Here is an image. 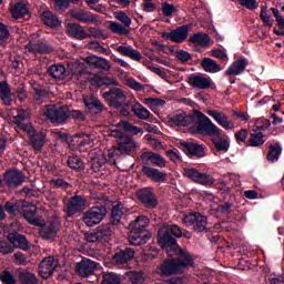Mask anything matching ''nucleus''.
Wrapping results in <instances>:
<instances>
[{"label":"nucleus","mask_w":284,"mask_h":284,"mask_svg":"<svg viewBox=\"0 0 284 284\" xmlns=\"http://www.w3.org/2000/svg\"><path fill=\"white\" fill-rule=\"evenodd\" d=\"M115 128L111 130L110 136L115 139L118 146H115V152H120V154H132L134 150H136V142L132 139L131 135L128 134H139L143 132V129L133 125L129 121L122 120L115 124Z\"/></svg>","instance_id":"1"},{"label":"nucleus","mask_w":284,"mask_h":284,"mask_svg":"<svg viewBox=\"0 0 284 284\" xmlns=\"http://www.w3.org/2000/svg\"><path fill=\"white\" fill-rule=\"evenodd\" d=\"M140 159L143 162L141 172L146 179H150L153 183H165L168 181V172L156 169L168 168V161L163 155L152 151H145L140 155ZM150 163L155 168L150 166Z\"/></svg>","instance_id":"2"},{"label":"nucleus","mask_w":284,"mask_h":284,"mask_svg":"<svg viewBox=\"0 0 284 284\" xmlns=\"http://www.w3.org/2000/svg\"><path fill=\"white\" fill-rule=\"evenodd\" d=\"M181 226L176 224H164L158 231V245L165 250L166 255L172 257L174 254L187 252L183 250L176 242V239H182Z\"/></svg>","instance_id":"3"},{"label":"nucleus","mask_w":284,"mask_h":284,"mask_svg":"<svg viewBox=\"0 0 284 284\" xmlns=\"http://www.w3.org/2000/svg\"><path fill=\"white\" fill-rule=\"evenodd\" d=\"M194 267V257L189 251L182 253H175L172 257L164 260L158 266V273L161 276H176L183 274L185 270Z\"/></svg>","instance_id":"4"},{"label":"nucleus","mask_w":284,"mask_h":284,"mask_svg":"<svg viewBox=\"0 0 284 284\" xmlns=\"http://www.w3.org/2000/svg\"><path fill=\"white\" fill-rule=\"evenodd\" d=\"M197 121L196 132L199 134H206L207 136H221V129L216 124L212 123V120L207 118L203 112L193 110V123Z\"/></svg>","instance_id":"5"},{"label":"nucleus","mask_w":284,"mask_h":284,"mask_svg":"<svg viewBox=\"0 0 284 284\" xmlns=\"http://www.w3.org/2000/svg\"><path fill=\"white\" fill-rule=\"evenodd\" d=\"M141 217L135 219L129 225L130 234H129V243L134 247H139L141 245H145L148 241H150L151 236L145 232V227L139 224Z\"/></svg>","instance_id":"6"},{"label":"nucleus","mask_w":284,"mask_h":284,"mask_svg":"<svg viewBox=\"0 0 284 284\" xmlns=\"http://www.w3.org/2000/svg\"><path fill=\"white\" fill-rule=\"evenodd\" d=\"M105 216H108V207H105V204L94 205L82 214V222L87 227H94V225H99Z\"/></svg>","instance_id":"7"},{"label":"nucleus","mask_w":284,"mask_h":284,"mask_svg":"<svg viewBox=\"0 0 284 284\" xmlns=\"http://www.w3.org/2000/svg\"><path fill=\"white\" fill-rule=\"evenodd\" d=\"M183 172L186 179H190L193 183L204 185L205 187H212L216 181L212 174L202 172L196 168H184Z\"/></svg>","instance_id":"8"},{"label":"nucleus","mask_w":284,"mask_h":284,"mask_svg":"<svg viewBox=\"0 0 284 284\" xmlns=\"http://www.w3.org/2000/svg\"><path fill=\"white\" fill-rule=\"evenodd\" d=\"M87 243H110L112 239V224H104L93 232H87L84 234Z\"/></svg>","instance_id":"9"},{"label":"nucleus","mask_w":284,"mask_h":284,"mask_svg":"<svg viewBox=\"0 0 284 284\" xmlns=\"http://www.w3.org/2000/svg\"><path fill=\"white\" fill-rule=\"evenodd\" d=\"M102 97L108 105L114 110H119L122 108V103L128 101V95H125L123 89L116 87H113L109 89V91L103 92Z\"/></svg>","instance_id":"10"},{"label":"nucleus","mask_w":284,"mask_h":284,"mask_svg":"<svg viewBox=\"0 0 284 284\" xmlns=\"http://www.w3.org/2000/svg\"><path fill=\"white\" fill-rule=\"evenodd\" d=\"M178 148L189 156V159H204L205 156V146L196 142H189L181 140L178 144Z\"/></svg>","instance_id":"11"},{"label":"nucleus","mask_w":284,"mask_h":284,"mask_svg":"<svg viewBox=\"0 0 284 284\" xmlns=\"http://www.w3.org/2000/svg\"><path fill=\"white\" fill-rule=\"evenodd\" d=\"M183 223L187 226L192 225L194 232H210L207 229V216L199 212L189 213L183 217Z\"/></svg>","instance_id":"12"},{"label":"nucleus","mask_w":284,"mask_h":284,"mask_svg":"<svg viewBox=\"0 0 284 284\" xmlns=\"http://www.w3.org/2000/svg\"><path fill=\"white\" fill-rule=\"evenodd\" d=\"M136 196L146 210H156L159 207V197L152 187H143L136 192Z\"/></svg>","instance_id":"13"},{"label":"nucleus","mask_w":284,"mask_h":284,"mask_svg":"<svg viewBox=\"0 0 284 284\" xmlns=\"http://www.w3.org/2000/svg\"><path fill=\"white\" fill-rule=\"evenodd\" d=\"M85 205H88V200L84 196L74 195L65 204L64 212L69 217L77 216L85 210Z\"/></svg>","instance_id":"14"},{"label":"nucleus","mask_w":284,"mask_h":284,"mask_svg":"<svg viewBox=\"0 0 284 284\" xmlns=\"http://www.w3.org/2000/svg\"><path fill=\"white\" fill-rule=\"evenodd\" d=\"M7 241L11 243L13 251L21 250L22 252H28L32 247L28 237L17 231H13L7 235Z\"/></svg>","instance_id":"15"},{"label":"nucleus","mask_w":284,"mask_h":284,"mask_svg":"<svg viewBox=\"0 0 284 284\" xmlns=\"http://www.w3.org/2000/svg\"><path fill=\"white\" fill-rule=\"evenodd\" d=\"M47 119H49L51 123H65L68 121V106L50 105L47 109Z\"/></svg>","instance_id":"16"},{"label":"nucleus","mask_w":284,"mask_h":284,"mask_svg":"<svg viewBox=\"0 0 284 284\" xmlns=\"http://www.w3.org/2000/svg\"><path fill=\"white\" fill-rule=\"evenodd\" d=\"M26 50L31 54H50V52H53L54 48H52L45 39H39L30 40L26 45Z\"/></svg>","instance_id":"17"},{"label":"nucleus","mask_w":284,"mask_h":284,"mask_svg":"<svg viewBox=\"0 0 284 284\" xmlns=\"http://www.w3.org/2000/svg\"><path fill=\"white\" fill-rule=\"evenodd\" d=\"M236 207V195H223L221 197V203L216 207V212L226 216V219H232V212Z\"/></svg>","instance_id":"18"},{"label":"nucleus","mask_w":284,"mask_h":284,"mask_svg":"<svg viewBox=\"0 0 284 284\" xmlns=\"http://www.w3.org/2000/svg\"><path fill=\"white\" fill-rule=\"evenodd\" d=\"M3 179L7 187L14 189L23 184L26 175H23V172L19 169H10L6 171Z\"/></svg>","instance_id":"19"},{"label":"nucleus","mask_w":284,"mask_h":284,"mask_svg":"<svg viewBox=\"0 0 284 284\" xmlns=\"http://www.w3.org/2000/svg\"><path fill=\"white\" fill-rule=\"evenodd\" d=\"M169 123L176 128H187L194 123V113L187 115L184 111H176L173 115L169 116Z\"/></svg>","instance_id":"20"},{"label":"nucleus","mask_w":284,"mask_h":284,"mask_svg":"<svg viewBox=\"0 0 284 284\" xmlns=\"http://www.w3.org/2000/svg\"><path fill=\"white\" fill-rule=\"evenodd\" d=\"M67 34L77 41H85V39L90 38V33L85 31V28L77 22L67 24Z\"/></svg>","instance_id":"21"},{"label":"nucleus","mask_w":284,"mask_h":284,"mask_svg":"<svg viewBox=\"0 0 284 284\" xmlns=\"http://www.w3.org/2000/svg\"><path fill=\"white\" fill-rule=\"evenodd\" d=\"M20 216H23V219H26L30 225H34L36 227H40L41 225V220L37 217V206L28 201H26Z\"/></svg>","instance_id":"22"},{"label":"nucleus","mask_w":284,"mask_h":284,"mask_svg":"<svg viewBox=\"0 0 284 284\" xmlns=\"http://www.w3.org/2000/svg\"><path fill=\"white\" fill-rule=\"evenodd\" d=\"M187 83L196 90H210L212 88V79L205 78L201 73H192L187 79Z\"/></svg>","instance_id":"23"},{"label":"nucleus","mask_w":284,"mask_h":284,"mask_svg":"<svg viewBox=\"0 0 284 284\" xmlns=\"http://www.w3.org/2000/svg\"><path fill=\"white\" fill-rule=\"evenodd\" d=\"M95 270H97V262L90 258H83L75 266V272L78 276H81L82 278H88V276H92Z\"/></svg>","instance_id":"24"},{"label":"nucleus","mask_w":284,"mask_h":284,"mask_svg":"<svg viewBox=\"0 0 284 284\" xmlns=\"http://www.w3.org/2000/svg\"><path fill=\"white\" fill-rule=\"evenodd\" d=\"M57 270V261L54 256L44 257L39 264V274L42 278H50Z\"/></svg>","instance_id":"25"},{"label":"nucleus","mask_w":284,"mask_h":284,"mask_svg":"<svg viewBox=\"0 0 284 284\" xmlns=\"http://www.w3.org/2000/svg\"><path fill=\"white\" fill-rule=\"evenodd\" d=\"M135 254L136 251L134 248L125 246L112 255V261L115 265H125V263L134 258Z\"/></svg>","instance_id":"26"},{"label":"nucleus","mask_w":284,"mask_h":284,"mask_svg":"<svg viewBox=\"0 0 284 284\" xmlns=\"http://www.w3.org/2000/svg\"><path fill=\"white\" fill-rule=\"evenodd\" d=\"M59 234V224L55 221H50L40 225V236L45 241L54 239Z\"/></svg>","instance_id":"27"},{"label":"nucleus","mask_w":284,"mask_h":284,"mask_svg":"<svg viewBox=\"0 0 284 284\" xmlns=\"http://www.w3.org/2000/svg\"><path fill=\"white\" fill-rule=\"evenodd\" d=\"M250 65V61L246 58L235 60L225 71L226 77H239L245 72V68Z\"/></svg>","instance_id":"28"},{"label":"nucleus","mask_w":284,"mask_h":284,"mask_svg":"<svg viewBox=\"0 0 284 284\" xmlns=\"http://www.w3.org/2000/svg\"><path fill=\"white\" fill-rule=\"evenodd\" d=\"M206 114L212 116V119H214L221 128H224V130H234V123L227 120V115H225V113H221L219 110H207Z\"/></svg>","instance_id":"29"},{"label":"nucleus","mask_w":284,"mask_h":284,"mask_svg":"<svg viewBox=\"0 0 284 284\" xmlns=\"http://www.w3.org/2000/svg\"><path fill=\"white\" fill-rule=\"evenodd\" d=\"M70 16L75 21L80 23H97V18L92 12L85 11L83 9L70 10Z\"/></svg>","instance_id":"30"},{"label":"nucleus","mask_w":284,"mask_h":284,"mask_svg":"<svg viewBox=\"0 0 284 284\" xmlns=\"http://www.w3.org/2000/svg\"><path fill=\"white\" fill-rule=\"evenodd\" d=\"M11 14L13 19H30V9L26 2L19 1L11 7Z\"/></svg>","instance_id":"31"},{"label":"nucleus","mask_w":284,"mask_h":284,"mask_svg":"<svg viewBox=\"0 0 284 284\" xmlns=\"http://www.w3.org/2000/svg\"><path fill=\"white\" fill-rule=\"evenodd\" d=\"M45 133L38 131L29 138V145L34 150V152H41V150H43V145H45Z\"/></svg>","instance_id":"32"},{"label":"nucleus","mask_w":284,"mask_h":284,"mask_svg":"<svg viewBox=\"0 0 284 284\" xmlns=\"http://www.w3.org/2000/svg\"><path fill=\"white\" fill-rule=\"evenodd\" d=\"M85 108L89 110V114L99 115L103 112L104 105L101 101L94 97L84 98L83 100Z\"/></svg>","instance_id":"33"},{"label":"nucleus","mask_w":284,"mask_h":284,"mask_svg":"<svg viewBox=\"0 0 284 284\" xmlns=\"http://www.w3.org/2000/svg\"><path fill=\"white\" fill-rule=\"evenodd\" d=\"M26 204V200H18L16 202H6L4 212H8L11 216H21V212Z\"/></svg>","instance_id":"34"},{"label":"nucleus","mask_w":284,"mask_h":284,"mask_svg":"<svg viewBox=\"0 0 284 284\" xmlns=\"http://www.w3.org/2000/svg\"><path fill=\"white\" fill-rule=\"evenodd\" d=\"M116 52H119V54L122 57L132 59V61H141V59H143L141 52H139V50L134 49L132 45H120L116 48Z\"/></svg>","instance_id":"35"},{"label":"nucleus","mask_w":284,"mask_h":284,"mask_svg":"<svg viewBox=\"0 0 284 284\" xmlns=\"http://www.w3.org/2000/svg\"><path fill=\"white\" fill-rule=\"evenodd\" d=\"M18 278L20 281V284H38L39 280L37 278V275L34 273H31L28 270H24L22 267L17 268Z\"/></svg>","instance_id":"36"},{"label":"nucleus","mask_w":284,"mask_h":284,"mask_svg":"<svg viewBox=\"0 0 284 284\" xmlns=\"http://www.w3.org/2000/svg\"><path fill=\"white\" fill-rule=\"evenodd\" d=\"M0 99L4 105H12V89L8 81L0 82Z\"/></svg>","instance_id":"37"},{"label":"nucleus","mask_w":284,"mask_h":284,"mask_svg":"<svg viewBox=\"0 0 284 284\" xmlns=\"http://www.w3.org/2000/svg\"><path fill=\"white\" fill-rule=\"evenodd\" d=\"M281 154H283V146L281 145V142H275L273 144H270L266 160L270 163H276L278 159H281Z\"/></svg>","instance_id":"38"},{"label":"nucleus","mask_w":284,"mask_h":284,"mask_svg":"<svg viewBox=\"0 0 284 284\" xmlns=\"http://www.w3.org/2000/svg\"><path fill=\"white\" fill-rule=\"evenodd\" d=\"M67 165L70 170H73V172H83L85 170V162L77 154L68 156Z\"/></svg>","instance_id":"39"},{"label":"nucleus","mask_w":284,"mask_h":284,"mask_svg":"<svg viewBox=\"0 0 284 284\" xmlns=\"http://www.w3.org/2000/svg\"><path fill=\"white\" fill-rule=\"evenodd\" d=\"M131 112H133L138 119H141V121H148L152 116L150 110L143 106L139 101H135V103L131 105Z\"/></svg>","instance_id":"40"},{"label":"nucleus","mask_w":284,"mask_h":284,"mask_svg":"<svg viewBox=\"0 0 284 284\" xmlns=\"http://www.w3.org/2000/svg\"><path fill=\"white\" fill-rule=\"evenodd\" d=\"M189 42L199 45L200 48H207L210 45V34L201 32L193 33L189 38Z\"/></svg>","instance_id":"41"},{"label":"nucleus","mask_w":284,"mask_h":284,"mask_svg":"<svg viewBox=\"0 0 284 284\" xmlns=\"http://www.w3.org/2000/svg\"><path fill=\"white\" fill-rule=\"evenodd\" d=\"M201 68L204 70V72H209L210 74H216V72H221L222 70L219 62L212 58L202 59Z\"/></svg>","instance_id":"42"},{"label":"nucleus","mask_w":284,"mask_h":284,"mask_svg":"<svg viewBox=\"0 0 284 284\" xmlns=\"http://www.w3.org/2000/svg\"><path fill=\"white\" fill-rule=\"evenodd\" d=\"M190 32V26L184 24L172 30L173 43H183L187 39Z\"/></svg>","instance_id":"43"},{"label":"nucleus","mask_w":284,"mask_h":284,"mask_svg":"<svg viewBox=\"0 0 284 284\" xmlns=\"http://www.w3.org/2000/svg\"><path fill=\"white\" fill-rule=\"evenodd\" d=\"M122 217H123V205L121 203H118L111 210L109 224L112 226H116L121 223Z\"/></svg>","instance_id":"44"},{"label":"nucleus","mask_w":284,"mask_h":284,"mask_svg":"<svg viewBox=\"0 0 284 284\" xmlns=\"http://www.w3.org/2000/svg\"><path fill=\"white\" fill-rule=\"evenodd\" d=\"M42 21L44 26H48L49 28H59L61 27V21H59V18L52 11H44L42 13Z\"/></svg>","instance_id":"45"},{"label":"nucleus","mask_w":284,"mask_h":284,"mask_svg":"<svg viewBox=\"0 0 284 284\" xmlns=\"http://www.w3.org/2000/svg\"><path fill=\"white\" fill-rule=\"evenodd\" d=\"M273 17H275V21L280 29H274L273 32L277 37H284V18L281 14V11L274 7L271 8Z\"/></svg>","instance_id":"46"},{"label":"nucleus","mask_w":284,"mask_h":284,"mask_svg":"<svg viewBox=\"0 0 284 284\" xmlns=\"http://www.w3.org/2000/svg\"><path fill=\"white\" fill-rule=\"evenodd\" d=\"M48 74L57 81H61L65 77V67L63 64H52L47 70Z\"/></svg>","instance_id":"47"},{"label":"nucleus","mask_w":284,"mask_h":284,"mask_svg":"<svg viewBox=\"0 0 284 284\" xmlns=\"http://www.w3.org/2000/svg\"><path fill=\"white\" fill-rule=\"evenodd\" d=\"M265 143V135H263V132L252 133L251 138L246 142V148L248 145L251 148H258Z\"/></svg>","instance_id":"48"},{"label":"nucleus","mask_w":284,"mask_h":284,"mask_svg":"<svg viewBox=\"0 0 284 284\" xmlns=\"http://www.w3.org/2000/svg\"><path fill=\"white\" fill-rule=\"evenodd\" d=\"M32 90H33L34 101H43V99H48V97H50V92L48 91V89H45L39 84L33 85Z\"/></svg>","instance_id":"49"},{"label":"nucleus","mask_w":284,"mask_h":284,"mask_svg":"<svg viewBox=\"0 0 284 284\" xmlns=\"http://www.w3.org/2000/svg\"><path fill=\"white\" fill-rule=\"evenodd\" d=\"M100 284H121V276L116 273L105 272L102 274Z\"/></svg>","instance_id":"50"},{"label":"nucleus","mask_w":284,"mask_h":284,"mask_svg":"<svg viewBox=\"0 0 284 284\" xmlns=\"http://www.w3.org/2000/svg\"><path fill=\"white\" fill-rule=\"evenodd\" d=\"M109 28L113 34H120V37H128V34H130V30L121 26L119 22L111 21Z\"/></svg>","instance_id":"51"},{"label":"nucleus","mask_w":284,"mask_h":284,"mask_svg":"<svg viewBox=\"0 0 284 284\" xmlns=\"http://www.w3.org/2000/svg\"><path fill=\"white\" fill-rule=\"evenodd\" d=\"M95 84L98 88H103V85L110 88V85H119V80L110 77H98L95 79Z\"/></svg>","instance_id":"52"},{"label":"nucleus","mask_w":284,"mask_h":284,"mask_svg":"<svg viewBox=\"0 0 284 284\" xmlns=\"http://www.w3.org/2000/svg\"><path fill=\"white\" fill-rule=\"evenodd\" d=\"M212 142L217 152H227V150H230V141L227 139L223 140L222 138H215L212 140Z\"/></svg>","instance_id":"53"},{"label":"nucleus","mask_w":284,"mask_h":284,"mask_svg":"<svg viewBox=\"0 0 284 284\" xmlns=\"http://www.w3.org/2000/svg\"><path fill=\"white\" fill-rule=\"evenodd\" d=\"M170 52L174 54V57L181 63H187V61H192V54L185 50H179L174 52V49H170Z\"/></svg>","instance_id":"54"},{"label":"nucleus","mask_w":284,"mask_h":284,"mask_svg":"<svg viewBox=\"0 0 284 284\" xmlns=\"http://www.w3.org/2000/svg\"><path fill=\"white\" fill-rule=\"evenodd\" d=\"M129 281L132 284H142L145 283V277L141 271H131L128 273Z\"/></svg>","instance_id":"55"},{"label":"nucleus","mask_w":284,"mask_h":284,"mask_svg":"<svg viewBox=\"0 0 284 284\" xmlns=\"http://www.w3.org/2000/svg\"><path fill=\"white\" fill-rule=\"evenodd\" d=\"M260 19L267 28H272V26H274V19L267 14V6H262Z\"/></svg>","instance_id":"56"},{"label":"nucleus","mask_w":284,"mask_h":284,"mask_svg":"<svg viewBox=\"0 0 284 284\" xmlns=\"http://www.w3.org/2000/svg\"><path fill=\"white\" fill-rule=\"evenodd\" d=\"M30 119V112L26 109H18V114L14 118V125L21 126L23 121H28Z\"/></svg>","instance_id":"57"},{"label":"nucleus","mask_w":284,"mask_h":284,"mask_svg":"<svg viewBox=\"0 0 284 284\" xmlns=\"http://www.w3.org/2000/svg\"><path fill=\"white\" fill-rule=\"evenodd\" d=\"M14 252V247L12 243L8 240H0V254L3 256H8V254H12Z\"/></svg>","instance_id":"58"},{"label":"nucleus","mask_w":284,"mask_h":284,"mask_svg":"<svg viewBox=\"0 0 284 284\" xmlns=\"http://www.w3.org/2000/svg\"><path fill=\"white\" fill-rule=\"evenodd\" d=\"M217 190L221 194V196H234V194L232 193V185H230L227 182L222 181L220 182Z\"/></svg>","instance_id":"59"},{"label":"nucleus","mask_w":284,"mask_h":284,"mask_svg":"<svg viewBox=\"0 0 284 284\" xmlns=\"http://www.w3.org/2000/svg\"><path fill=\"white\" fill-rule=\"evenodd\" d=\"M145 105L149 108H163L165 105V100L160 98H146L144 99Z\"/></svg>","instance_id":"60"},{"label":"nucleus","mask_w":284,"mask_h":284,"mask_svg":"<svg viewBox=\"0 0 284 284\" xmlns=\"http://www.w3.org/2000/svg\"><path fill=\"white\" fill-rule=\"evenodd\" d=\"M125 85L131 90H135V92H143L144 87L141 82L136 81L134 78H128L125 80Z\"/></svg>","instance_id":"61"},{"label":"nucleus","mask_w":284,"mask_h":284,"mask_svg":"<svg viewBox=\"0 0 284 284\" xmlns=\"http://www.w3.org/2000/svg\"><path fill=\"white\" fill-rule=\"evenodd\" d=\"M161 10L165 17H172V14H175V12H179V9H176L174 4H171L169 2H162Z\"/></svg>","instance_id":"62"},{"label":"nucleus","mask_w":284,"mask_h":284,"mask_svg":"<svg viewBox=\"0 0 284 284\" xmlns=\"http://www.w3.org/2000/svg\"><path fill=\"white\" fill-rule=\"evenodd\" d=\"M0 281L3 284H17L14 275H12V273H10V271L8 270L2 271V274L0 275Z\"/></svg>","instance_id":"63"},{"label":"nucleus","mask_w":284,"mask_h":284,"mask_svg":"<svg viewBox=\"0 0 284 284\" xmlns=\"http://www.w3.org/2000/svg\"><path fill=\"white\" fill-rule=\"evenodd\" d=\"M272 125V122L265 118H258L255 120V126L260 132H265V130H268V128Z\"/></svg>","instance_id":"64"}]
</instances>
